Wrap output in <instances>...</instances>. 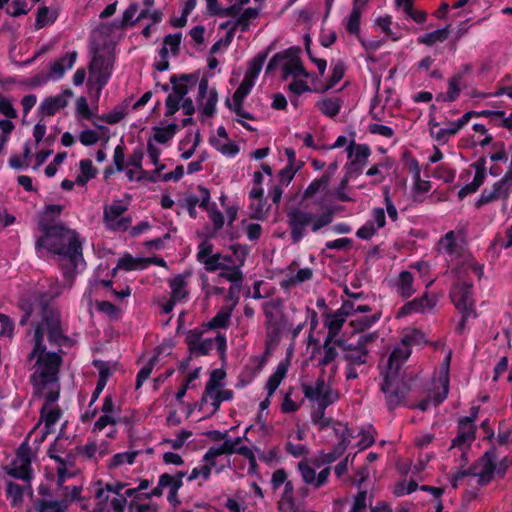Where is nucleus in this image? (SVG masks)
<instances>
[{
	"label": "nucleus",
	"instance_id": "nucleus-26",
	"mask_svg": "<svg viewBox=\"0 0 512 512\" xmlns=\"http://www.w3.org/2000/svg\"><path fill=\"white\" fill-rule=\"evenodd\" d=\"M45 399V403L41 409V421L43 423V435L41 440H43L48 434L55 431V425L61 418V411L55 402L57 400H50L48 397H42Z\"/></svg>",
	"mask_w": 512,
	"mask_h": 512
},
{
	"label": "nucleus",
	"instance_id": "nucleus-48",
	"mask_svg": "<svg viewBox=\"0 0 512 512\" xmlns=\"http://www.w3.org/2000/svg\"><path fill=\"white\" fill-rule=\"evenodd\" d=\"M224 442L231 443V446H232L231 454L238 453V454L244 456L245 458H247L249 460L251 469H254L256 467V457L254 455V452L249 447L241 445V442H242L241 437H237L235 439H226Z\"/></svg>",
	"mask_w": 512,
	"mask_h": 512
},
{
	"label": "nucleus",
	"instance_id": "nucleus-21",
	"mask_svg": "<svg viewBox=\"0 0 512 512\" xmlns=\"http://www.w3.org/2000/svg\"><path fill=\"white\" fill-rule=\"evenodd\" d=\"M218 92L216 88L209 87L207 79H201L198 83L197 106L202 117L210 118L217 111Z\"/></svg>",
	"mask_w": 512,
	"mask_h": 512
},
{
	"label": "nucleus",
	"instance_id": "nucleus-41",
	"mask_svg": "<svg viewBox=\"0 0 512 512\" xmlns=\"http://www.w3.org/2000/svg\"><path fill=\"white\" fill-rule=\"evenodd\" d=\"M139 451L129 450L114 454L106 464L107 469L114 470L124 465H133L136 461Z\"/></svg>",
	"mask_w": 512,
	"mask_h": 512
},
{
	"label": "nucleus",
	"instance_id": "nucleus-53",
	"mask_svg": "<svg viewBox=\"0 0 512 512\" xmlns=\"http://www.w3.org/2000/svg\"><path fill=\"white\" fill-rule=\"evenodd\" d=\"M57 19V13L47 7H40L36 13L35 27L37 29L52 25Z\"/></svg>",
	"mask_w": 512,
	"mask_h": 512
},
{
	"label": "nucleus",
	"instance_id": "nucleus-50",
	"mask_svg": "<svg viewBox=\"0 0 512 512\" xmlns=\"http://www.w3.org/2000/svg\"><path fill=\"white\" fill-rule=\"evenodd\" d=\"M155 1L154 0H143L142 8L138 14V19H149L153 23L160 22L162 19V13L154 8Z\"/></svg>",
	"mask_w": 512,
	"mask_h": 512
},
{
	"label": "nucleus",
	"instance_id": "nucleus-12",
	"mask_svg": "<svg viewBox=\"0 0 512 512\" xmlns=\"http://www.w3.org/2000/svg\"><path fill=\"white\" fill-rule=\"evenodd\" d=\"M266 58L267 52H259L253 59L248 62V66L244 73L243 79L241 80L231 99H229L230 101H234L237 107H239V103L244 102L246 97L251 93L266 61Z\"/></svg>",
	"mask_w": 512,
	"mask_h": 512
},
{
	"label": "nucleus",
	"instance_id": "nucleus-16",
	"mask_svg": "<svg viewBox=\"0 0 512 512\" xmlns=\"http://www.w3.org/2000/svg\"><path fill=\"white\" fill-rule=\"evenodd\" d=\"M128 204L122 200H116L104 207L103 223L105 227L114 232H125L131 228L132 217L125 216Z\"/></svg>",
	"mask_w": 512,
	"mask_h": 512
},
{
	"label": "nucleus",
	"instance_id": "nucleus-8",
	"mask_svg": "<svg viewBox=\"0 0 512 512\" xmlns=\"http://www.w3.org/2000/svg\"><path fill=\"white\" fill-rule=\"evenodd\" d=\"M333 221V213L331 211L322 214H314L303 209H293L288 213V223L291 228L292 237L299 240L306 228L317 232L321 228L329 225Z\"/></svg>",
	"mask_w": 512,
	"mask_h": 512
},
{
	"label": "nucleus",
	"instance_id": "nucleus-44",
	"mask_svg": "<svg viewBox=\"0 0 512 512\" xmlns=\"http://www.w3.org/2000/svg\"><path fill=\"white\" fill-rule=\"evenodd\" d=\"M142 153H134L130 156L127 165H125L126 176L130 181H139L143 177L141 167Z\"/></svg>",
	"mask_w": 512,
	"mask_h": 512
},
{
	"label": "nucleus",
	"instance_id": "nucleus-19",
	"mask_svg": "<svg viewBox=\"0 0 512 512\" xmlns=\"http://www.w3.org/2000/svg\"><path fill=\"white\" fill-rule=\"evenodd\" d=\"M474 116H479L478 112H466L457 121H449L441 126L439 123L430 121V135L439 143H446L452 136L456 135Z\"/></svg>",
	"mask_w": 512,
	"mask_h": 512
},
{
	"label": "nucleus",
	"instance_id": "nucleus-34",
	"mask_svg": "<svg viewBox=\"0 0 512 512\" xmlns=\"http://www.w3.org/2000/svg\"><path fill=\"white\" fill-rule=\"evenodd\" d=\"M201 142L199 131L187 133L178 144L180 157L183 160L190 159Z\"/></svg>",
	"mask_w": 512,
	"mask_h": 512
},
{
	"label": "nucleus",
	"instance_id": "nucleus-5",
	"mask_svg": "<svg viewBox=\"0 0 512 512\" xmlns=\"http://www.w3.org/2000/svg\"><path fill=\"white\" fill-rule=\"evenodd\" d=\"M110 30V27H103L94 34L95 48L89 65L87 87L89 93L94 94L96 98H99L103 88L111 78L114 69V37L108 44L101 46L102 37Z\"/></svg>",
	"mask_w": 512,
	"mask_h": 512
},
{
	"label": "nucleus",
	"instance_id": "nucleus-9",
	"mask_svg": "<svg viewBox=\"0 0 512 512\" xmlns=\"http://www.w3.org/2000/svg\"><path fill=\"white\" fill-rule=\"evenodd\" d=\"M95 498L100 504L107 503L110 500L111 508L114 512H125L128 498L136 493V489H126L121 493L126 484L116 481L113 483H104L102 480L95 482Z\"/></svg>",
	"mask_w": 512,
	"mask_h": 512
},
{
	"label": "nucleus",
	"instance_id": "nucleus-56",
	"mask_svg": "<svg viewBox=\"0 0 512 512\" xmlns=\"http://www.w3.org/2000/svg\"><path fill=\"white\" fill-rule=\"evenodd\" d=\"M484 178H485V173H484L483 169L478 167L476 170V173L474 175L473 181L470 184L465 185L464 187H462L459 190V192H458L459 198L462 199V198L466 197L467 195L474 193L483 184Z\"/></svg>",
	"mask_w": 512,
	"mask_h": 512
},
{
	"label": "nucleus",
	"instance_id": "nucleus-40",
	"mask_svg": "<svg viewBox=\"0 0 512 512\" xmlns=\"http://www.w3.org/2000/svg\"><path fill=\"white\" fill-rule=\"evenodd\" d=\"M220 29L225 31V35L212 45L210 54L225 51L234 38L235 25H232L231 21L222 23Z\"/></svg>",
	"mask_w": 512,
	"mask_h": 512
},
{
	"label": "nucleus",
	"instance_id": "nucleus-24",
	"mask_svg": "<svg viewBox=\"0 0 512 512\" xmlns=\"http://www.w3.org/2000/svg\"><path fill=\"white\" fill-rule=\"evenodd\" d=\"M186 344L189 350L197 355H206L214 347L215 341L221 345H225V338L217 336L215 339L203 338L202 333L197 330H191L186 334Z\"/></svg>",
	"mask_w": 512,
	"mask_h": 512
},
{
	"label": "nucleus",
	"instance_id": "nucleus-61",
	"mask_svg": "<svg viewBox=\"0 0 512 512\" xmlns=\"http://www.w3.org/2000/svg\"><path fill=\"white\" fill-rule=\"evenodd\" d=\"M181 43V34L167 35L163 42V47L160 49L163 53L170 56L176 55Z\"/></svg>",
	"mask_w": 512,
	"mask_h": 512
},
{
	"label": "nucleus",
	"instance_id": "nucleus-52",
	"mask_svg": "<svg viewBox=\"0 0 512 512\" xmlns=\"http://www.w3.org/2000/svg\"><path fill=\"white\" fill-rule=\"evenodd\" d=\"M64 209L61 204H47L41 213L38 231H41V225L43 223L51 224L50 222L55 218L59 217Z\"/></svg>",
	"mask_w": 512,
	"mask_h": 512
},
{
	"label": "nucleus",
	"instance_id": "nucleus-31",
	"mask_svg": "<svg viewBox=\"0 0 512 512\" xmlns=\"http://www.w3.org/2000/svg\"><path fill=\"white\" fill-rule=\"evenodd\" d=\"M177 130L178 124L175 121L160 123L152 128V136L148 140H152L154 144L166 145L174 138Z\"/></svg>",
	"mask_w": 512,
	"mask_h": 512
},
{
	"label": "nucleus",
	"instance_id": "nucleus-18",
	"mask_svg": "<svg viewBox=\"0 0 512 512\" xmlns=\"http://www.w3.org/2000/svg\"><path fill=\"white\" fill-rule=\"evenodd\" d=\"M449 391V363L448 360L444 361L440 368L437 370L433 379V388L430 392L429 398L422 402L419 407L421 410H426L429 403L438 405L446 399Z\"/></svg>",
	"mask_w": 512,
	"mask_h": 512
},
{
	"label": "nucleus",
	"instance_id": "nucleus-38",
	"mask_svg": "<svg viewBox=\"0 0 512 512\" xmlns=\"http://www.w3.org/2000/svg\"><path fill=\"white\" fill-rule=\"evenodd\" d=\"M316 108L326 117L337 116L342 107V101L338 97H324L315 104Z\"/></svg>",
	"mask_w": 512,
	"mask_h": 512
},
{
	"label": "nucleus",
	"instance_id": "nucleus-36",
	"mask_svg": "<svg viewBox=\"0 0 512 512\" xmlns=\"http://www.w3.org/2000/svg\"><path fill=\"white\" fill-rule=\"evenodd\" d=\"M473 133L462 141L466 147L472 148L475 146H486L492 141V137L488 134L487 129L482 124H474L472 127Z\"/></svg>",
	"mask_w": 512,
	"mask_h": 512
},
{
	"label": "nucleus",
	"instance_id": "nucleus-1",
	"mask_svg": "<svg viewBox=\"0 0 512 512\" xmlns=\"http://www.w3.org/2000/svg\"><path fill=\"white\" fill-rule=\"evenodd\" d=\"M64 324L56 311L44 310L43 320L37 322L33 333V348L29 354V360L33 362L30 382L33 392L38 397H48L50 400H58L60 385L58 373L62 363V357L54 351H50L44 345V337L50 342H59L63 338Z\"/></svg>",
	"mask_w": 512,
	"mask_h": 512
},
{
	"label": "nucleus",
	"instance_id": "nucleus-45",
	"mask_svg": "<svg viewBox=\"0 0 512 512\" xmlns=\"http://www.w3.org/2000/svg\"><path fill=\"white\" fill-rule=\"evenodd\" d=\"M148 261L142 258H133L131 255H124L118 260L117 266L113 269V274L117 270L134 271L146 268Z\"/></svg>",
	"mask_w": 512,
	"mask_h": 512
},
{
	"label": "nucleus",
	"instance_id": "nucleus-43",
	"mask_svg": "<svg viewBox=\"0 0 512 512\" xmlns=\"http://www.w3.org/2000/svg\"><path fill=\"white\" fill-rule=\"evenodd\" d=\"M32 150L31 144L25 143L23 153L21 155L15 154L9 158V166L15 170H23L31 166Z\"/></svg>",
	"mask_w": 512,
	"mask_h": 512
},
{
	"label": "nucleus",
	"instance_id": "nucleus-37",
	"mask_svg": "<svg viewBox=\"0 0 512 512\" xmlns=\"http://www.w3.org/2000/svg\"><path fill=\"white\" fill-rule=\"evenodd\" d=\"M98 174V169L93 165L92 160L82 159L78 164V173L76 175L77 186L84 187L94 179Z\"/></svg>",
	"mask_w": 512,
	"mask_h": 512
},
{
	"label": "nucleus",
	"instance_id": "nucleus-59",
	"mask_svg": "<svg viewBox=\"0 0 512 512\" xmlns=\"http://www.w3.org/2000/svg\"><path fill=\"white\" fill-rule=\"evenodd\" d=\"M363 9L352 8L349 16L345 20V28L351 34H357L360 31V20Z\"/></svg>",
	"mask_w": 512,
	"mask_h": 512
},
{
	"label": "nucleus",
	"instance_id": "nucleus-20",
	"mask_svg": "<svg viewBox=\"0 0 512 512\" xmlns=\"http://www.w3.org/2000/svg\"><path fill=\"white\" fill-rule=\"evenodd\" d=\"M5 471L14 478L21 479L27 483L31 482V450L28 444L24 443L19 447L15 459L10 465L5 467Z\"/></svg>",
	"mask_w": 512,
	"mask_h": 512
},
{
	"label": "nucleus",
	"instance_id": "nucleus-60",
	"mask_svg": "<svg viewBox=\"0 0 512 512\" xmlns=\"http://www.w3.org/2000/svg\"><path fill=\"white\" fill-rule=\"evenodd\" d=\"M258 10L255 8L246 9L240 17L232 22V25L236 27H240L242 31H246L249 28L251 22H253L258 17Z\"/></svg>",
	"mask_w": 512,
	"mask_h": 512
},
{
	"label": "nucleus",
	"instance_id": "nucleus-25",
	"mask_svg": "<svg viewBox=\"0 0 512 512\" xmlns=\"http://www.w3.org/2000/svg\"><path fill=\"white\" fill-rule=\"evenodd\" d=\"M209 142L212 147L225 157H235L240 151L238 143L229 138L223 126L217 128L216 132L210 137Z\"/></svg>",
	"mask_w": 512,
	"mask_h": 512
},
{
	"label": "nucleus",
	"instance_id": "nucleus-11",
	"mask_svg": "<svg viewBox=\"0 0 512 512\" xmlns=\"http://www.w3.org/2000/svg\"><path fill=\"white\" fill-rule=\"evenodd\" d=\"M316 424L319 426L321 430H325L328 433V435L333 433L338 441L333 451L321 454L319 460H317L319 464L322 463L328 465L334 462L338 457H340L344 453V451L351 442V433L347 426L343 423L333 422L332 425H330L326 423V421L320 420L317 421Z\"/></svg>",
	"mask_w": 512,
	"mask_h": 512
},
{
	"label": "nucleus",
	"instance_id": "nucleus-46",
	"mask_svg": "<svg viewBox=\"0 0 512 512\" xmlns=\"http://www.w3.org/2000/svg\"><path fill=\"white\" fill-rule=\"evenodd\" d=\"M414 277L409 271H402L397 281V291L404 297L409 298L415 292L413 287Z\"/></svg>",
	"mask_w": 512,
	"mask_h": 512
},
{
	"label": "nucleus",
	"instance_id": "nucleus-22",
	"mask_svg": "<svg viewBox=\"0 0 512 512\" xmlns=\"http://www.w3.org/2000/svg\"><path fill=\"white\" fill-rule=\"evenodd\" d=\"M478 415V408L473 407L470 417L462 418L459 421V431L456 438L453 440L452 448H458L462 453L470 447L475 440L476 428L474 421Z\"/></svg>",
	"mask_w": 512,
	"mask_h": 512
},
{
	"label": "nucleus",
	"instance_id": "nucleus-62",
	"mask_svg": "<svg viewBox=\"0 0 512 512\" xmlns=\"http://www.w3.org/2000/svg\"><path fill=\"white\" fill-rule=\"evenodd\" d=\"M430 189V181L421 179V176L413 178L412 193L415 199L422 200Z\"/></svg>",
	"mask_w": 512,
	"mask_h": 512
},
{
	"label": "nucleus",
	"instance_id": "nucleus-32",
	"mask_svg": "<svg viewBox=\"0 0 512 512\" xmlns=\"http://www.w3.org/2000/svg\"><path fill=\"white\" fill-rule=\"evenodd\" d=\"M346 150L351 164L358 166V168H363L371 155V150L368 145L357 144L354 139L350 140Z\"/></svg>",
	"mask_w": 512,
	"mask_h": 512
},
{
	"label": "nucleus",
	"instance_id": "nucleus-17",
	"mask_svg": "<svg viewBox=\"0 0 512 512\" xmlns=\"http://www.w3.org/2000/svg\"><path fill=\"white\" fill-rule=\"evenodd\" d=\"M317 469H320L317 459L303 460L298 463L302 481L313 489H319L326 485L331 474L329 466L322 468L319 472Z\"/></svg>",
	"mask_w": 512,
	"mask_h": 512
},
{
	"label": "nucleus",
	"instance_id": "nucleus-3",
	"mask_svg": "<svg viewBox=\"0 0 512 512\" xmlns=\"http://www.w3.org/2000/svg\"><path fill=\"white\" fill-rule=\"evenodd\" d=\"M425 342V335L422 332L408 329L404 332L401 342L391 352L387 364L382 370L383 383L381 385L390 404L397 405L404 399L408 386L400 373V368L410 357L412 346Z\"/></svg>",
	"mask_w": 512,
	"mask_h": 512
},
{
	"label": "nucleus",
	"instance_id": "nucleus-42",
	"mask_svg": "<svg viewBox=\"0 0 512 512\" xmlns=\"http://www.w3.org/2000/svg\"><path fill=\"white\" fill-rule=\"evenodd\" d=\"M450 34V25H447L443 28L434 30L429 33H425L417 38V42L419 44H424L426 46H433L436 43H442L447 40Z\"/></svg>",
	"mask_w": 512,
	"mask_h": 512
},
{
	"label": "nucleus",
	"instance_id": "nucleus-49",
	"mask_svg": "<svg viewBox=\"0 0 512 512\" xmlns=\"http://www.w3.org/2000/svg\"><path fill=\"white\" fill-rule=\"evenodd\" d=\"M243 103L244 102H240L239 107H237L234 101H230L229 99L226 100V105L235 114L236 121L239 122L246 129L253 130V128L247 123V121L253 120L254 118L251 113L245 111Z\"/></svg>",
	"mask_w": 512,
	"mask_h": 512
},
{
	"label": "nucleus",
	"instance_id": "nucleus-57",
	"mask_svg": "<svg viewBox=\"0 0 512 512\" xmlns=\"http://www.w3.org/2000/svg\"><path fill=\"white\" fill-rule=\"evenodd\" d=\"M293 494H294V486H293L292 482H286L283 495L281 497V500L279 501V509L281 511L293 510V508H295Z\"/></svg>",
	"mask_w": 512,
	"mask_h": 512
},
{
	"label": "nucleus",
	"instance_id": "nucleus-6",
	"mask_svg": "<svg viewBox=\"0 0 512 512\" xmlns=\"http://www.w3.org/2000/svg\"><path fill=\"white\" fill-rule=\"evenodd\" d=\"M64 286L58 281L53 280L46 291L29 294L20 300V308L24 312L20 323L24 324L28 319L33 318L34 323L43 320L44 310L51 309L60 315L58 309L50 305L49 302L59 297L63 291ZM61 318V316H59Z\"/></svg>",
	"mask_w": 512,
	"mask_h": 512
},
{
	"label": "nucleus",
	"instance_id": "nucleus-23",
	"mask_svg": "<svg viewBox=\"0 0 512 512\" xmlns=\"http://www.w3.org/2000/svg\"><path fill=\"white\" fill-rule=\"evenodd\" d=\"M450 296L456 308L463 314V321L466 320L473 313L474 308L472 285L457 284L452 288Z\"/></svg>",
	"mask_w": 512,
	"mask_h": 512
},
{
	"label": "nucleus",
	"instance_id": "nucleus-15",
	"mask_svg": "<svg viewBox=\"0 0 512 512\" xmlns=\"http://www.w3.org/2000/svg\"><path fill=\"white\" fill-rule=\"evenodd\" d=\"M172 92L167 96L166 99V111L165 117H172L177 111H179L180 102L184 97L198 85V77L194 75H183L178 79H173Z\"/></svg>",
	"mask_w": 512,
	"mask_h": 512
},
{
	"label": "nucleus",
	"instance_id": "nucleus-28",
	"mask_svg": "<svg viewBox=\"0 0 512 512\" xmlns=\"http://www.w3.org/2000/svg\"><path fill=\"white\" fill-rule=\"evenodd\" d=\"M73 96L69 89L62 93L44 99L39 105V111L42 115L53 116L68 105V100Z\"/></svg>",
	"mask_w": 512,
	"mask_h": 512
},
{
	"label": "nucleus",
	"instance_id": "nucleus-55",
	"mask_svg": "<svg viewBox=\"0 0 512 512\" xmlns=\"http://www.w3.org/2000/svg\"><path fill=\"white\" fill-rule=\"evenodd\" d=\"M463 81L461 75H456L449 79L448 81V89L443 96V100L445 101H454L460 95L461 89L463 87Z\"/></svg>",
	"mask_w": 512,
	"mask_h": 512
},
{
	"label": "nucleus",
	"instance_id": "nucleus-2",
	"mask_svg": "<svg viewBox=\"0 0 512 512\" xmlns=\"http://www.w3.org/2000/svg\"><path fill=\"white\" fill-rule=\"evenodd\" d=\"M83 240L79 233L63 222L41 225L35 248L43 257L45 254L57 256L68 287H71L75 274L85 268L82 251Z\"/></svg>",
	"mask_w": 512,
	"mask_h": 512
},
{
	"label": "nucleus",
	"instance_id": "nucleus-27",
	"mask_svg": "<svg viewBox=\"0 0 512 512\" xmlns=\"http://www.w3.org/2000/svg\"><path fill=\"white\" fill-rule=\"evenodd\" d=\"M77 57V51L72 50L53 60L49 66L48 77L52 80L62 79L65 73L73 68Z\"/></svg>",
	"mask_w": 512,
	"mask_h": 512
},
{
	"label": "nucleus",
	"instance_id": "nucleus-51",
	"mask_svg": "<svg viewBox=\"0 0 512 512\" xmlns=\"http://www.w3.org/2000/svg\"><path fill=\"white\" fill-rule=\"evenodd\" d=\"M286 372V367L280 364L278 365L275 372L269 377L266 383V390L269 397H271L275 393V391L285 378Z\"/></svg>",
	"mask_w": 512,
	"mask_h": 512
},
{
	"label": "nucleus",
	"instance_id": "nucleus-29",
	"mask_svg": "<svg viewBox=\"0 0 512 512\" xmlns=\"http://www.w3.org/2000/svg\"><path fill=\"white\" fill-rule=\"evenodd\" d=\"M497 455L494 449L488 450L474 466V474L480 479V482L487 483L493 477L495 471V462Z\"/></svg>",
	"mask_w": 512,
	"mask_h": 512
},
{
	"label": "nucleus",
	"instance_id": "nucleus-47",
	"mask_svg": "<svg viewBox=\"0 0 512 512\" xmlns=\"http://www.w3.org/2000/svg\"><path fill=\"white\" fill-rule=\"evenodd\" d=\"M314 75L311 78L304 77H293L289 83V91L295 95H301L303 93L314 92L316 89L310 83L313 81Z\"/></svg>",
	"mask_w": 512,
	"mask_h": 512
},
{
	"label": "nucleus",
	"instance_id": "nucleus-54",
	"mask_svg": "<svg viewBox=\"0 0 512 512\" xmlns=\"http://www.w3.org/2000/svg\"><path fill=\"white\" fill-rule=\"evenodd\" d=\"M345 322L344 315L340 312L327 314L324 319L325 327L328 328L330 337H334Z\"/></svg>",
	"mask_w": 512,
	"mask_h": 512
},
{
	"label": "nucleus",
	"instance_id": "nucleus-7",
	"mask_svg": "<svg viewBox=\"0 0 512 512\" xmlns=\"http://www.w3.org/2000/svg\"><path fill=\"white\" fill-rule=\"evenodd\" d=\"M225 377L226 372L221 368L210 372L199 404V409L205 416L214 415L222 402L233 398V391L224 385Z\"/></svg>",
	"mask_w": 512,
	"mask_h": 512
},
{
	"label": "nucleus",
	"instance_id": "nucleus-13",
	"mask_svg": "<svg viewBox=\"0 0 512 512\" xmlns=\"http://www.w3.org/2000/svg\"><path fill=\"white\" fill-rule=\"evenodd\" d=\"M303 392L307 399L314 402L321 409V415L318 419H314V422L324 420L328 424H332L333 422L329 419H324L323 410L337 401L338 393L333 390L329 383L325 382L323 379H318L312 384L303 385Z\"/></svg>",
	"mask_w": 512,
	"mask_h": 512
},
{
	"label": "nucleus",
	"instance_id": "nucleus-4",
	"mask_svg": "<svg viewBox=\"0 0 512 512\" xmlns=\"http://www.w3.org/2000/svg\"><path fill=\"white\" fill-rule=\"evenodd\" d=\"M232 255L213 251V246L208 241H203L198 246L197 259L204 265L207 271H220L219 276L230 282H240L247 250L243 246H232Z\"/></svg>",
	"mask_w": 512,
	"mask_h": 512
},
{
	"label": "nucleus",
	"instance_id": "nucleus-14",
	"mask_svg": "<svg viewBox=\"0 0 512 512\" xmlns=\"http://www.w3.org/2000/svg\"><path fill=\"white\" fill-rule=\"evenodd\" d=\"M277 67H281L285 78L312 77V74L304 69L299 56L292 51H284L275 54L267 66V71H271Z\"/></svg>",
	"mask_w": 512,
	"mask_h": 512
},
{
	"label": "nucleus",
	"instance_id": "nucleus-33",
	"mask_svg": "<svg viewBox=\"0 0 512 512\" xmlns=\"http://www.w3.org/2000/svg\"><path fill=\"white\" fill-rule=\"evenodd\" d=\"M190 273L178 274L172 277L169 281V288L171 290V298L174 302H181L186 300L189 294L188 291V277Z\"/></svg>",
	"mask_w": 512,
	"mask_h": 512
},
{
	"label": "nucleus",
	"instance_id": "nucleus-30",
	"mask_svg": "<svg viewBox=\"0 0 512 512\" xmlns=\"http://www.w3.org/2000/svg\"><path fill=\"white\" fill-rule=\"evenodd\" d=\"M231 443L223 442L221 445L213 446L205 453L203 462L211 469H215L220 472L225 464L220 461V458L224 455L231 454Z\"/></svg>",
	"mask_w": 512,
	"mask_h": 512
},
{
	"label": "nucleus",
	"instance_id": "nucleus-39",
	"mask_svg": "<svg viewBox=\"0 0 512 512\" xmlns=\"http://www.w3.org/2000/svg\"><path fill=\"white\" fill-rule=\"evenodd\" d=\"M110 452L109 442L106 440L90 441L82 449V453L89 459L98 460Z\"/></svg>",
	"mask_w": 512,
	"mask_h": 512
},
{
	"label": "nucleus",
	"instance_id": "nucleus-64",
	"mask_svg": "<svg viewBox=\"0 0 512 512\" xmlns=\"http://www.w3.org/2000/svg\"><path fill=\"white\" fill-rule=\"evenodd\" d=\"M494 245L500 249H507L512 246V226L506 227L498 234L494 241Z\"/></svg>",
	"mask_w": 512,
	"mask_h": 512
},
{
	"label": "nucleus",
	"instance_id": "nucleus-35",
	"mask_svg": "<svg viewBox=\"0 0 512 512\" xmlns=\"http://www.w3.org/2000/svg\"><path fill=\"white\" fill-rule=\"evenodd\" d=\"M26 493L32 494L30 483L21 486L12 481L7 482L6 495L12 507H21Z\"/></svg>",
	"mask_w": 512,
	"mask_h": 512
},
{
	"label": "nucleus",
	"instance_id": "nucleus-10",
	"mask_svg": "<svg viewBox=\"0 0 512 512\" xmlns=\"http://www.w3.org/2000/svg\"><path fill=\"white\" fill-rule=\"evenodd\" d=\"M439 251L447 255L450 261L457 260L461 257L463 268L465 271H471L478 279L483 276V266L479 264L469 253L462 251V245L454 231H449L438 243Z\"/></svg>",
	"mask_w": 512,
	"mask_h": 512
},
{
	"label": "nucleus",
	"instance_id": "nucleus-63",
	"mask_svg": "<svg viewBox=\"0 0 512 512\" xmlns=\"http://www.w3.org/2000/svg\"><path fill=\"white\" fill-rule=\"evenodd\" d=\"M119 418L115 415H109L102 413V415L96 420V422L93 425L92 432L93 433H100L105 428L109 426H116L118 423Z\"/></svg>",
	"mask_w": 512,
	"mask_h": 512
},
{
	"label": "nucleus",
	"instance_id": "nucleus-58",
	"mask_svg": "<svg viewBox=\"0 0 512 512\" xmlns=\"http://www.w3.org/2000/svg\"><path fill=\"white\" fill-rule=\"evenodd\" d=\"M38 512H66L67 504L56 500H40L36 504Z\"/></svg>",
	"mask_w": 512,
	"mask_h": 512
}]
</instances>
